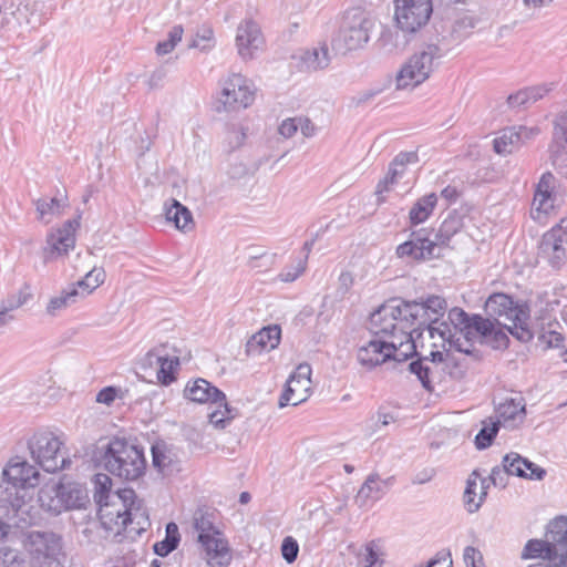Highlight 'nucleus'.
<instances>
[{"mask_svg": "<svg viewBox=\"0 0 567 567\" xmlns=\"http://www.w3.org/2000/svg\"><path fill=\"white\" fill-rule=\"evenodd\" d=\"M442 351L432 350L429 355H420L412 360L408 368L415 374L424 389L433 390V384L442 383L446 377L461 380L473 363L480 362L482 355L468 349L452 348L441 344Z\"/></svg>", "mask_w": 567, "mask_h": 567, "instance_id": "obj_1", "label": "nucleus"}, {"mask_svg": "<svg viewBox=\"0 0 567 567\" xmlns=\"http://www.w3.org/2000/svg\"><path fill=\"white\" fill-rule=\"evenodd\" d=\"M464 217L452 212L442 221L436 230L434 238H431L429 228H420L410 235V239L400 244L396 247L395 254L399 258H408L414 262L429 261L440 258L441 254L437 251L441 247H447L450 240L464 227Z\"/></svg>", "mask_w": 567, "mask_h": 567, "instance_id": "obj_2", "label": "nucleus"}, {"mask_svg": "<svg viewBox=\"0 0 567 567\" xmlns=\"http://www.w3.org/2000/svg\"><path fill=\"white\" fill-rule=\"evenodd\" d=\"M95 457L110 474L127 482L137 481L146 470L143 449L125 439L113 437L99 446Z\"/></svg>", "mask_w": 567, "mask_h": 567, "instance_id": "obj_3", "label": "nucleus"}, {"mask_svg": "<svg viewBox=\"0 0 567 567\" xmlns=\"http://www.w3.org/2000/svg\"><path fill=\"white\" fill-rule=\"evenodd\" d=\"M215 518L209 509L198 508L193 515V527L206 563L210 567H226L233 556L227 539L215 525Z\"/></svg>", "mask_w": 567, "mask_h": 567, "instance_id": "obj_4", "label": "nucleus"}, {"mask_svg": "<svg viewBox=\"0 0 567 567\" xmlns=\"http://www.w3.org/2000/svg\"><path fill=\"white\" fill-rule=\"evenodd\" d=\"M25 548L32 567H66V555L60 535L49 530H32Z\"/></svg>", "mask_w": 567, "mask_h": 567, "instance_id": "obj_5", "label": "nucleus"}, {"mask_svg": "<svg viewBox=\"0 0 567 567\" xmlns=\"http://www.w3.org/2000/svg\"><path fill=\"white\" fill-rule=\"evenodd\" d=\"M442 55V49L433 43L426 44L422 50L415 52L401 66L396 75V89L415 87L426 81Z\"/></svg>", "mask_w": 567, "mask_h": 567, "instance_id": "obj_6", "label": "nucleus"}, {"mask_svg": "<svg viewBox=\"0 0 567 567\" xmlns=\"http://www.w3.org/2000/svg\"><path fill=\"white\" fill-rule=\"evenodd\" d=\"M373 25L372 19L364 12L358 10L347 11L338 33L332 39L333 50L346 53L362 48L369 42Z\"/></svg>", "mask_w": 567, "mask_h": 567, "instance_id": "obj_7", "label": "nucleus"}, {"mask_svg": "<svg viewBox=\"0 0 567 567\" xmlns=\"http://www.w3.org/2000/svg\"><path fill=\"white\" fill-rule=\"evenodd\" d=\"M403 299H391L381 305L370 316V330L375 336L396 339L403 331L414 327L412 320L405 316Z\"/></svg>", "mask_w": 567, "mask_h": 567, "instance_id": "obj_8", "label": "nucleus"}, {"mask_svg": "<svg viewBox=\"0 0 567 567\" xmlns=\"http://www.w3.org/2000/svg\"><path fill=\"white\" fill-rule=\"evenodd\" d=\"M62 442L51 432L35 433L28 442L32 460L45 472L66 468L71 461L61 454Z\"/></svg>", "mask_w": 567, "mask_h": 567, "instance_id": "obj_9", "label": "nucleus"}, {"mask_svg": "<svg viewBox=\"0 0 567 567\" xmlns=\"http://www.w3.org/2000/svg\"><path fill=\"white\" fill-rule=\"evenodd\" d=\"M396 27L406 34H413L425 27L433 13L432 0H394Z\"/></svg>", "mask_w": 567, "mask_h": 567, "instance_id": "obj_10", "label": "nucleus"}, {"mask_svg": "<svg viewBox=\"0 0 567 567\" xmlns=\"http://www.w3.org/2000/svg\"><path fill=\"white\" fill-rule=\"evenodd\" d=\"M447 303L440 296L432 295L423 301H406L405 316L412 320V324L422 331H429V324L435 326L444 316Z\"/></svg>", "mask_w": 567, "mask_h": 567, "instance_id": "obj_11", "label": "nucleus"}, {"mask_svg": "<svg viewBox=\"0 0 567 567\" xmlns=\"http://www.w3.org/2000/svg\"><path fill=\"white\" fill-rule=\"evenodd\" d=\"M114 497L117 502L110 503L105 501L99 504V520L101 527L106 532L105 537L113 533L114 538H117L121 536V520L126 516L128 502L136 498V495L132 488H124L116 493Z\"/></svg>", "mask_w": 567, "mask_h": 567, "instance_id": "obj_12", "label": "nucleus"}, {"mask_svg": "<svg viewBox=\"0 0 567 567\" xmlns=\"http://www.w3.org/2000/svg\"><path fill=\"white\" fill-rule=\"evenodd\" d=\"M539 249L551 267L559 268L567 260V220L561 219L544 234Z\"/></svg>", "mask_w": 567, "mask_h": 567, "instance_id": "obj_13", "label": "nucleus"}, {"mask_svg": "<svg viewBox=\"0 0 567 567\" xmlns=\"http://www.w3.org/2000/svg\"><path fill=\"white\" fill-rule=\"evenodd\" d=\"M471 316L472 315H468L461 308H452L447 315L449 322L441 321L437 326L429 324V334L432 339H434L435 336L437 334L443 343L447 344L449 347L455 348V346L451 344V341L452 339L460 337L461 340H464V326H467Z\"/></svg>", "mask_w": 567, "mask_h": 567, "instance_id": "obj_14", "label": "nucleus"}, {"mask_svg": "<svg viewBox=\"0 0 567 567\" xmlns=\"http://www.w3.org/2000/svg\"><path fill=\"white\" fill-rule=\"evenodd\" d=\"M255 100V92L250 89L247 80L240 74H233L221 91V103L227 110L237 107L246 109Z\"/></svg>", "mask_w": 567, "mask_h": 567, "instance_id": "obj_15", "label": "nucleus"}, {"mask_svg": "<svg viewBox=\"0 0 567 567\" xmlns=\"http://www.w3.org/2000/svg\"><path fill=\"white\" fill-rule=\"evenodd\" d=\"M80 226L76 219L66 220L63 226L51 233L47 238V246L43 248L44 260H52L56 257L68 255L75 244L74 233Z\"/></svg>", "mask_w": 567, "mask_h": 567, "instance_id": "obj_16", "label": "nucleus"}, {"mask_svg": "<svg viewBox=\"0 0 567 567\" xmlns=\"http://www.w3.org/2000/svg\"><path fill=\"white\" fill-rule=\"evenodd\" d=\"M525 306H519L513 301V299L505 293H493L485 301L484 311L487 317L494 320L498 326H503L501 318L506 320L515 319L519 321L524 319Z\"/></svg>", "mask_w": 567, "mask_h": 567, "instance_id": "obj_17", "label": "nucleus"}, {"mask_svg": "<svg viewBox=\"0 0 567 567\" xmlns=\"http://www.w3.org/2000/svg\"><path fill=\"white\" fill-rule=\"evenodd\" d=\"M540 133L536 126L507 127L501 132V135L493 142L494 151L499 155L512 154L517 151L527 141L534 138Z\"/></svg>", "mask_w": 567, "mask_h": 567, "instance_id": "obj_18", "label": "nucleus"}, {"mask_svg": "<svg viewBox=\"0 0 567 567\" xmlns=\"http://www.w3.org/2000/svg\"><path fill=\"white\" fill-rule=\"evenodd\" d=\"M3 477L14 487L33 488L40 482L39 471L20 456L11 458L3 470Z\"/></svg>", "mask_w": 567, "mask_h": 567, "instance_id": "obj_19", "label": "nucleus"}, {"mask_svg": "<svg viewBox=\"0 0 567 567\" xmlns=\"http://www.w3.org/2000/svg\"><path fill=\"white\" fill-rule=\"evenodd\" d=\"M236 45L244 60L252 59L264 45V37L258 23L252 20L243 21L237 28Z\"/></svg>", "mask_w": 567, "mask_h": 567, "instance_id": "obj_20", "label": "nucleus"}, {"mask_svg": "<svg viewBox=\"0 0 567 567\" xmlns=\"http://www.w3.org/2000/svg\"><path fill=\"white\" fill-rule=\"evenodd\" d=\"M495 323L489 317L484 318L481 315H472L467 326H464V340H461V337L454 338L451 344L461 349H468L471 352H478L482 355L481 351L474 348V340L477 337L487 338L493 332Z\"/></svg>", "mask_w": 567, "mask_h": 567, "instance_id": "obj_21", "label": "nucleus"}, {"mask_svg": "<svg viewBox=\"0 0 567 567\" xmlns=\"http://www.w3.org/2000/svg\"><path fill=\"white\" fill-rule=\"evenodd\" d=\"M556 177L550 173L546 172L542 175L538 184L536 185L533 209L537 213V216L533 215V218H540V214H548L554 209L556 202Z\"/></svg>", "mask_w": 567, "mask_h": 567, "instance_id": "obj_22", "label": "nucleus"}, {"mask_svg": "<svg viewBox=\"0 0 567 567\" xmlns=\"http://www.w3.org/2000/svg\"><path fill=\"white\" fill-rule=\"evenodd\" d=\"M184 396L196 403H218L225 401V393L205 379L189 381L184 389Z\"/></svg>", "mask_w": 567, "mask_h": 567, "instance_id": "obj_23", "label": "nucleus"}, {"mask_svg": "<svg viewBox=\"0 0 567 567\" xmlns=\"http://www.w3.org/2000/svg\"><path fill=\"white\" fill-rule=\"evenodd\" d=\"M281 329L277 324L264 327L255 333L246 343L248 355H256L264 351L276 349L280 342Z\"/></svg>", "mask_w": 567, "mask_h": 567, "instance_id": "obj_24", "label": "nucleus"}, {"mask_svg": "<svg viewBox=\"0 0 567 567\" xmlns=\"http://www.w3.org/2000/svg\"><path fill=\"white\" fill-rule=\"evenodd\" d=\"M496 413L501 423L506 427L515 429L524 422L526 404L523 396L506 398L496 406Z\"/></svg>", "mask_w": 567, "mask_h": 567, "instance_id": "obj_25", "label": "nucleus"}, {"mask_svg": "<svg viewBox=\"0 0 567 567\" xmlns=\"http://www.w3.org/2000/svg\"><path fill=\"white\" fill-rule=\"evenodd\" d=\"M357 359L359 363L367 369H372L390 360L388 341L377 339L369 341L368 344L358 349Z\"/></svg>", "mask_w": 567, "mask_h": 567, "instance_id": "obj_26", "label": "nucleus"}, {"mask_svg": "<svg viewBox=\"0 0 567 567\" xmlns=\"http://www.w3.org/2000/svg\"><path fill=\"white\" fill-rule=\"evenodd\" d=\"M310 375L311 367L308 363H301L297 367L293 374H291L289 380L287 381L286 390L279 398V408H285L289 405V402L292 400V395L296 391L293 384H299L301 388H303L305 392H308L311 383Z\"/></svg>", "mask_w": 567, "mask_h": 567, "instance_id": "obj_27", "label": "nucleus"}, {"mask_svg": "<svg viewBox=\"0 0 567 567\" xmlns=\"http://www.w3.org/2000/svg\"><path fill=\"white\" fill-rule=\"evenodd\" d=\"M165 217L179 230H189L194 226L190 210L176 199H172V205L165 208Z\"/></svg>", "mask_w": 567, "mask_h": 567, "instance_id": "obj_28", "label": "nucleus"}, {"mask_svg": "<svg viewBox=\"0 0 567 567\" xmlns=\"http://www.w3.org/2000/svg\"><path fill=\"white\" fill-rule=\"evenodd\" d=\"M436 203L437 196L435 193L419 198L409 213L411 225L416 226L424 223L433 213Z\"/></svg>", "mask_w": 567, "mask_h": 567, "instance_id": "obj_29", "label": "nucleus"}, {"mask_svg": "<svg viewBox=\"0 0 567 567\" xmlns=\"http://www.w3.org/2000/svg\"><path fill=\"white\" fill-rule=\"evenodd\" d=\"M522 559H530L542 557L548 560L557 559V548H554L553 544L548 539H529L520 555Z\"/></svg>", "mask_w": 567, "mask_h": 567, "instance_id": "obj_30", "label": "nucleus"}, {"mask_svg": "<svg viewBox=\"0 0 567 567\" xmlns=\"http://www.w3.org/2000/svg\"><path fill=\"white\" fill-rule=\"evenodd\" d=\"M34 205L38 219L48 224L51 221V217L62 214L63 208L66 206V199L43 197L34 200Z\"/></svg>", "mask_w": 567, "mask_h": 567, "instance_id": "obj_31", "label": "nucleus"}, {"mask_svg": "<svg viewBox=\"0 0 567 567\" xmlns=\"http://www.w3.org/2000/svg\"><path fill=\"white\" fill-rule=\"evenodd\" d=\"M546 537L554 548L559 549L567 547V517L559 516L554 518L547 526Z\"/></svg>", "mask_w": 567, "mask_h": 567, "instance_id": "obj_32", "label": "nucleus"}, {"mask_svg": "<svg viewBox=\"0 0 567 567\" xmlns=\"http://www.w3.org/2000/svg\"><path fill=\"white\" fill-rule=\"evenodd\" d=\"M477 478H478L477 471H473L466 481V487H465L464 495H463L465 508L471 514L477 512L481 508V506L487 495V492L483 491L480 494L478 501H475L476 488H477Z\"/></svg>", "mask_w": 567, "mask_h": 567, "instance_id": "obj_33", "label": "nucleus"}, {"mask_svg": "<svg viewBox=\"0 0 567 567\" xmlns=\"http://www.w3.org/2000/svg\"><path fill=\"white\" fill-rule=\"evenodd\" d=\"M383 484L385 482H381L378 474L369 475L359 489L355 501L363 505L369 499H379L384 494Z\"/></svg>", "mask_w": 567, "mask_h": 567, "instance_id": "obj_34", "label": "nucleus"}, {"mask_svg": "<svg viewBox=\"0 0 567 567\" xmlns=\"http://www.w3.org/2000/svg\"><path fill=\"white\" fill-rule=\"evenodd\" d=\"M105 280V271L103 268H93L89 271L85 277L79 280L75 285L71 287L78 288L80 291L79 298H84L87 295L92 293L100 285H102Z\"/></svg>", "mask_w": 567, "mask_h": 567, "instance_id": "obj_35", "label": "nucleus"}, {"mask_svg": "<svg viewBox=\"0 0 567 567\" xmlns=\"http://www.w3.org/2000/svg\"><path fill=\"white\" fill-rule=\"evenodd\" d=\"M165 532V538L154 545V553L161 557H165L175 550L181 540L178 527L175 523H168Z\"/></svg>", "mask_w": 567, "mask_h": 567, "instance_id": "obj_36", "label": "nucleus"}, {"mask_svg": "<svg viewBox=\"0 0 567 567\" xmlns=\"http://www.w3.org/2000/svg\"><path fill=\"white\" fill-rule=\"evenodd\" d=\"M302 64L308 71L324 69L330 63L329 51L326 45L311 51H306L301 56Z\"/></svg>", "mask_w": 567, "mask_h": 567, "instance_id": "obj_37", "label": "nucleus"}, {"mask_svg": "<svg viewBox=\"0 0 567 567\" xmlns=\"http://www.w3.org/2000/svg\"><path fill=\"white\" fill-rule=\"evenodd\" d=\"M501 426V421H494L492 417L483 421V426L475 436V446L477 450H485L493 444Z\"/></svg>", "mask_w": 567, "mask_h": 567, "instance_id": "obj_38", "label": "nucleus"}, {"mask_svg": "<svg viewBox=\"0 0 567 567\" xmlns=\"http://www.w3.org/2000/svg\"><path fill=\"white\" fill-rule=\"evenodd\" d=\"M524 317L525 318H522L519 321L509 319L511 324L504 322L502 327L507 329V331L520 342H528L533 339L534 333L527 324L529 312L526 307L524 308Z\"/></svg>", "mask_w": 567, "mask_h": 567, "instance_id": "obj_39", "label": "nucleus"}, {"mask_svg": "<svg viewBox=\"0 0 567 567\" xmlns=\"http://www.w3.org/2000/svg\"><path fill=\"white\" fill-rule=\"evenodd\" d=\"M567 150V111L559 113L554 121L551 150Z\"/></svg>", "mask_w": 567, "mask_h": 567, "instance_id": "obj_40", "label": "nucleus"}, {"mask_svg": "<svg viewBox=\"0 0 567 567\" xmlns=\"http://www.w3.org/2000/svg\"><path fill=\"white\" fill-rule=\"evenodd\" d=\"M532 465L533 462L515 452H511L503 457V466L511 475H515L517 477H527V473L524 466Z\"/></svg>", "mask_w": 567, "mask_h": 567, "instance_id": "obj_41", "label": "nucleus"}, {"mask_svg": "<svg viewBox=\"0 0 567 567\" xmlns=\"http://www.w3.org/2000/svg\"><path fill=\"white\" fill-rule=\"evenodd\" d=\"M80 291L75 287H69L60 296L52 298L48 306L47 311L50 315H55L56 311L73 305L79 299Z\"/></svg>", "mask_w": 567, "mask_h": 567, "instance_id": "obj_42", "label": "nucleus"}, {"mask_svg": "<svg viewBox=\"0 0 567 567\" xmlns=\"http://www.w3.org/2000/svg\"><path fill=\"white\" fill-rule=\"evenodd\" d=\"M423 331L417 327H412L403 331L398 338L396 342L403 352H408L406 354L411 358L412 355L420 357L416 352V340L422 336Z\"/></svg>", "mask_w": 567, "mask_h": 567, "instance_id": "obj_43", "label": "nucleus"}, {"mask_svg": "<svg viewBox=\"0 0 567 567\" xmlns=\"http://www.w3.org/2000/svg\"><path fill=\"white\" fill-rule=\"evenodd\" d=\"M215 45L214 31L209 25H202L197 29L188 48L209 51Z\"/></svg>", "mask_w": 567, "mask_h": 567, "instance_id": "obj_44", "label": "nucleus"}, {"mask_svg": "<svg viewBox=\"0 0 567 567\" xmlns=\"http://www.w3.org/2000/svg\"><path fill=\"white\" fill-rule=\"evenodd\" d=\"M247 137V128L240 124H229L226 127V143L228 151L239 148Z\"/></svg>", "mask_w": 567, "mask_h": 567, "instance_id": "obj_45", "label": "nucleus"}, {"mask_svg": "<svg viewBox=\"0 0 567 567\" xmlns=\"http://www.w3.org/2000/svg\"><path fill=\"white\" fill-rule=\"evenodd\" d=\"M419 161V156L416 152H400L390 163L389 169L392 172V175H398L402 177L406 165L414 164Z\"/></svg>", "mask_w": 567, "mask_h": 567, "instance_id": "obj_46", "label": "nucleus"}, {"mask_svg": "<svg viewBox=\"0 0 567 567\" xmlns=\"http://www.w3.org/2000/svg\"><path fill=\"white\" fill-rule=\"evenodd\" d=\"M184 33V29L182 25H174L169 32L167 40L159 41L155 48V52L158 55H165L171 53L178 42H181Z\"/></svg>", "mask_w": 567, "mask_h": 567, "instance_id": "obj_47", "label": "nucleus"}, {"mask_svg": "<svg viewBox=\"0 0 567 567\" xmlns=\"http://www.w3.org/2000/svg\"><path fill=\"white\" fill-rule=\"evenodd\" d=\"M126 516H130L131 524L140 525L138 529H147L151 525L146 511L135 498L130 499Z\"/></svg>", "mask_w": 567, "mask_h": 567, "instance_id": "obj_48", "label": "nucleus"}, {"mask_svg": "<svg viewBox=\"0 0 567 567\" xmlns=\"http://www.w3.org/2000/svg\"><path fill=\"white\" fill-rule=\"evenodd\" d=\"M179 364L178 357H169L168 352L165 355V360L161 363V368L157 370V379L164 384L168 385L175 380L174 369Z\"/></svg>", "mask_w": 567, "mask_h": 567, "instance_id": "obj_49", "label": "nucleus"}, {"mask_svg": "<svg viewBox=\"0 0 567 567\" xmlns=\"http://www.w3.org/2000/svg\"><path fill=\"white\" fill-rule=\"evenodd\" d=\"M220 406L224 408V411L216 410L209 414V422L214 424L216 427L224 429L226 423L231 421L237 415V410L229 406L227 401H219Z\"/></svg>", "mask_w": 567, "mask_h": 567, "instance_id": "obj_50", "label": "nucleus"}, {"mask_svg": "<svg viewBox=\"0 0 567 567\" xmlns=\"http://www.w3.org/2000/svg\"><path fill=\"white\" fill-rule=\"evenodd\" d=\"M166 344H159L153 349H151L142 359V365L144 368H161V363L165 360L166 355Z\"/></svg>", "mask_w": 567, "mask_h": 567, "instance_id": "obj_51", "label": "nucleus"}, {"mask_svg": "<svg viewBox=\"0 0 567 567\" xmlns=\"http://www.w3.org/2000/svg\"><path fill=\"white\" fill-rule=\"evenodd\" d=\"M140 525L131 524L130 516H125L123 520H121V536H118L116 542L122 543L123 539L127 538L134 540L137 536L144 533L146 529H138Z\"/></svg>", "mask_w": 567, "mask_h": 567, "instance_id": "obj_52", "label": "nucleus"}, {"mask_svg": "<svg viewBox=\"0 0 567 567\" xmlns=\"http://www.w3.org/2000/svg\"><path fill=\"white\" fill-rule=\"evenodd\" d=\"M298 553L299 545L297 540L291 536L284 538L281 544V555L288 564H291L297 559Z\"/></svg>", "mask_w": 567, "mask_h": 567, "instance_id": "obj_53", "label": "nucleus"}, {"mask_svg": "<svg viewBox=\"0 0 567 567\" xmlns=\"http://www.w3.org/2000/svg\"><path fill=\"white\" fill-rule=\"evenodd\" d=\"M96 485L99 488L94 494V498L97 504L103 503L110 498V487H111V478L107 475L99 474L96 475Z\"/></svg>", "mask_w": 567, "mask_h": 567, "instance_id": "obj_54", "label": "nucleus"}, {"mask_svg": "<svg viewBox=\"0 0 567 567\" xmlns=\"http://www.w3.org/2000/svg\"><path fill=\"white\" fill-rule=\"evenodd\" d=\"M153 455V466L158 470L162 474H166L169 470L171 458L165 454V452L158 446L154 445L152 447Z\"/></svg>", "mask_w": 567, "mask_h": 567, "instance_id": "obj_55", "label": "nucleus"}, {"mask_svg": "<svg viewBox=\"0 0 567 567\" xmlns=\"http://www.w3.org/2000/svg\"><path fill=\"white\" fill-rule=\"evenodd\" d=\"M550 159L556 171L564 177H567V150H551Z\"/></svg>", "mask_w": 567, "mask_h": 567, "instance_id": "obj_56", "label": "nucleus"}, {"mask_svg": "<svg viewBox=\"0 0 567 567\" xmlns=\"http://www.w3.org/2000/svg\"><path fill=\"white\" fill-rule=\"evenodd\" d=\"M486 342L495 350H504L509 344V338L503 330H496L493 326V332L485 338Z\"/></svg>", "mask_w": 567, "mask_h": 567, "instance_id": "obj_57", "label": "nucleus"}, {"mask_svg": "<svg viewBox=\"0 0 567 567\" xmlns=\"http://www.w3.org/2000/svg\"><path fill=\"white\" fill-rule=\"evenodd\" d=\"M398 178H400L398 175H392V172L388 169V174L379 181L375 194L378 195V203L381 204L384 202V197H382L383 193H386L391 189V187L396 184Z\"/></svg>", "mask_w": 567, "mask_h": 567, "instance_id": "obj_58", "label": "nucleus"}, {"mask_svg": "<svg viewBox=\"0 0 567 567\" xmlns=\"http://www.w3.org/2000/svg\"><path fill=\"white\" fill-rule=\"evenodd\" d=\"M20 560L19 553L7 546H0V567H17Z\"/></svg>", "mask_w": 567, "mask_h": 567, "instance_id": "obj_59", "label": "nucleus"}, {"mask_svg": "<svg viewBox=\"0 0 567 567\" xmlns=\"http://www.w3.org/2000/svg\"><path fill=\"white\" fill-rule=\"evenodd\" d=\"M511 474L506 471V468L502 465L495 466L492 468V472L489 474V481L491 483L499 488H505L508 483V476Z\"/></svg>", "mask_w": 567, "mask_h": 567, "instance_id": "obj_60", "label": "nucleus"}, {"mask_svg": "<svg viewBox=\"0 0 567 567\" xmlns=\"http://www.w3.org/2000/svg\"><path fill=\"white\" fill-rule=\"evenodd\" d=\"M464 561L467 567H484L481 551L473 546H467L464 549Z\"/></svg>", "mask_w": 567, "mask_h": 567, "instance_id": "obj_61", "label": "nucleus"}, {"mask_svg": "<svg viewBox=\"0 0 567 567\" xmlns=\"http://www.w3.org/2000/svg\"><path fill=\"white\" fill-rule=\"evenodd\" d=\"M306 270V260H299L292 269L282 271L279 277L285 282L295 281Z\"/></svg>", "mask_w": 567, "mask_h": 567, "instance_id": "obj_62", "label": "nucleus"}, {"mask_svg": "<svg viewBox=\"0 0 567 567\" xmlns=\"http://www.w3.org/2000/svg\"><path fill=\"white\" fill-rule=\"evenodd\" d=\"M507 103L511 107H522L530 104L529 96L526 89L519 90L507 97Z\"/></svg>", "mask_w": 567, "mask_h": 567, "instance_id": "obj_63", "label": "nucleus"}, {"mask_svg": "<svg viewBox=\"0 0 567 567\" xmlns=\"http://www.w3.org/2000/svg\"><path fill=\"white\" fill-rule=\"evenodd\" d=\"M475 24H476V22L473 17H470V16L462 17L454 22L452 33H460L458 37H463L464 34L462 33V31L473 29L475 27Z\"/></svg>", "mask_w": 567, "mask_h": 567, "instance_id": "obj_64", "label": "nucleus"}]
</instances>
